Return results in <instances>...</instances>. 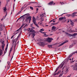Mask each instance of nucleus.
I'll return each mask as SVG.
<instances>
[{
    "instance_id": "1a4fd4ad",
    "label": "nucleus",
    "mask_w": 77,
    "mask_h": 77,
    "mask_svg": "<svg viewBox=\"0 0 77 77\" xmlns=\"http://www.w3.org/2000/svg\"><path fill=\"white\" fill-rule=\"evenodd\" d=\"M77 12H74L71 15L72 17H74L75 16H77V15H76V14H77Z\"/></svg>"
},
{
    "instance_id": "bb28decb",
    "label": "nucleus",
    "mask_w": 77,
    "mask_h": 77,
    "mask_svg": "<svg viewBox=\"0 0 77 77\" xmlns=\"http://www.w3.org/2000/svg\"><path fill=\"white\" fill-rule=\"evenodd\" d=\"M32 26H31V28H29L28 29H27V31H28V32H29V30H31V27Z\"/></svg>"
},
{
    "instance_id": "37998d69",
    "label": "nucleus",
    "mask_w": 77,
    "mask_h": 77,
    "mask_svg": "<svg viewBox=\"0 0 77 77\" xmlns=\"http://www.w3.org/2000/svg\"><path fill=\"white\" fill-rule=\"evenodd\" d=\"M69 59V60H72V59Z\"/></svg>"
},
{
    "instance_id": "0e129e2a",
    "label": "nucleus",
    "mask_w": 77,
    "mask_h": 77,
    "mask_svg": "<svg viewBox=\"0 0 77 77\" xmlns=\"http://www.w3.org/2000/svg\"><path fill=\"white\" fill-rule=\"evenodd\" d=\"M46 26H48V25H46Z\"/></svg>"
},
{
    "instance_id": "a878e982",
    "label": "nucleus",
    "mask_w": 77,
    "mask_h": 77,
    "mask_svg": "<svg viewBox=\"0 0 77 77\" xmlns=\"http://www.w3.org/2000/svg\"><path fill=\"white\" fill-rule=\"evenodd\" d=\"M66 35H68V36H71V35H70V34H69L68 33L66 32Z\"/></svg>"
},
{
    "instance_id": "f704fd0d",
    "label": "nucleus",
    "mask_w": 77,
    "mask_h": 77,
    "mask_svg": "<svg viewBox=\"0 0 77 77\" xmlns=\"http://www.w3.org/2000/svg\"><path fill=\"white\" fill-rule=\"evenodd\" d=\"M44 35L45 36H48V35H46L47 34H44Z\"/></svg>"
},
{
    "instance_id": "49530a36",
    "label": "nucleus",
    "mask_w": 77,
    "mask_h": 77,
    "mask_svg": "<svg viewBox=\"0 0 77 77\" xmlns=\"http://www.w3.org/2000/svg\"><path fill=\"white\" fill-rule=\"evenodd\" d=\"M53 5H55V3H54Z\"/></svg>"
},
{
    "instance_id": "ea45409f",
    "label": "nucleus",
    "mask_w": 77,
    "mask_h": 77,
    "mask_svg": "<svg viewBox=\"0 0 77 77\" xmlns=\"http://www.w3.org/2000/svg\"><path fill=\"white\" fill-rule=\"evenodd\" d=\"M19 37H20V35H18V36L17 38V39H18V38H19Z\"/></svg>"
},
{
    "instance_id": "79ce46f5",
    "label": "nucleus",
    "mask_w": 77,
    "mask_h": 77,
    "mask_svg": "<svg viewBox=\"0 0 77 77\" xmlns=\"http://www.w3.org/2000/svg\"><path fill=\"white\" fill-rule=\"evenodd\" d=\"M38 8H36V11H38Z\"/></svg>"
},
{
    "instance_id": "5fc2aeb1",
    "label": "nucleus",
    "mask_w": 77,
    "mask_h": 77,
    "mask_svg": "<svg viewBox=\"0 0 77 77\" xmlns=\"http://www.w3.org/2000/svg\"><path fill=\"white\" fill-rule=\"evenodd\" d=\"M6 17V15H5V17Z\"/></svg>"
},
{
    "instance_id": "dca6fc26",
    "label": "nucleus",
    "mask_w": 77,
    "mask_h": 77,
    "mask_svg": "<svg viewBox=\"0 0 77 77\" xmlns=\"http://www.w3.org/2000/svg\"><path fill=\"white\" fill-rule=\"evenodd\" d=\"M5 46V45L3 43V45L2 46V50H4V47Z\"/></svg>"
},
{
    "instance_id": "393cba45",
    "label": "nucleus",
    "mask_w": 77,
    "mask_h": 77,
    "mask_svg": "<svg viewBox=\"0 0 77 77\" xmlns=\"http://www.w3.org/2000/svg\"><path fill=\"white\" fill-rule=\"evenodd\" d=\"M48 47L49 48H52V45H48Z\"/></svg>"
},
{
    "instance_id": "052dcab7",
    "label": "nucleus",
    "mask_w": 77,
    "mask_h": 77,
    "mask_svg": "<svg viewBox=\"0 0 77 77\" xmlns=\"http://www.w3.org/2000/svg\"><path fill=\"white\" fill-rule=\"evenodd\" d=\"M74 62V61H72V62Z\"/></svg>"
},
{
    "instance_id": "a211bd4d",
    "label": "nucleus",
    "mask_w": 77,
    "mask_h": 77,
    "mask_svg": "<svg viewBox=\"0 0 77 77\" xmlns=\"http://www.w3.org/2000/svg\"><path fill=\"white\" fill-rule=\"evenodd\" d=\"M23 26H24V24H22V26H21V27L17 30V31H18L20 29H21V28H23Z\"/></svg>"
},
{
    "instance_id": "473e14b6",
    "label": "nucleus",
    "mask_w": 77,
    "mask_h": 77,
    "mask_svg": "<svg viewBox=\"0 0 77 77\" xmlns=\"http://www.w3.org/2000/svg\"><path fill=\"white\" fill-rule=\"evenodd\" d=\"M51 24H52V25H54L55 24H55V23H51Z\"/></svg>"
},
{
    "instance_id": "39448f33",
    "label": "nucleus",
    "mask_w": 77,
    "mask_h": 77,
    "mask_svg": "<svg viewBox=\"0 0 77 77\" xmlns=\"http://www.w3.org/2000/svg\"><path fill=\"white\" fill-rule=\"evenodd\" d=\"M3 27H5V25L4 24H3L2 25V24H0V31H2L3 30V29H2ZM1 33L0 32V35Z\"/></svg>"
},
{
    "instance_id": "bf43d9fd",
    "label": "nucleus",
    "mask_w": 77,
    "mask_h": 77,
    "mask_svg": "<svg viewBox=\"0 0 77 77\" xmlns=\"http://www.w3.org/2000/svg\"><path fill=\"white\" fill-rule=\"evenodd\" d=\"M60 3H61V4H62V2H60Z\"/></svg>"
},
{
    "instance_id": "cd10ccee",
    "label": "nucleus",
    "mask_w": 77,
    "mask_h": 77,
    "mask_svg": "<svg viewBox=\"0 0 77 77\" xmlns=\"http://www.w3.org/2000/svg\"><path fill=\"white\" fill-rule=\"evenodd\" d=\"M69 32H75V31H73V30H72L71 29H70V30L69 31Z\"/></svg>"
},
{
    "instance_id": "f3484780",
    "label": "nucleus",
    "mask_w": 77,
    "mask_h": 77,
    "mask_svg": "<svg viewBox=\"0 0 77 77\" xmlns=\"http://www.w3.org/2000/svg\"><path fill=\"white\" fill-rule=\"evenodd\" d=\"M2 49H0V56H1L2 55Z\"/></svg>"
},
{
    "instance_id": "2f4dec72",
    "label": "nucleus",
    "mask_w": 77,
    "mask_h": 77,
    "mask_svg": "<svg viewBox=\"0 0 77 77\" xmlns=\"http://www.w3.org/2000/svg\"><path fill=\"white\" fill-rule=\"evenodd\" d=\"M35 24V25H36V26H37V27H38V28H39V26H38V25L36 24H36Z\"/></svg>"
},
{
    "instance_id": "a19ab883",
    "label": "nucleus",
    "mask_w": 77,
    "mask_h": 77,
    "mask_svg": "<svg viewBox=\"0 0 77 77\" xmlns=\"http://www.w3.org/2000/svg\"><path fill=\"white\" fill-rule=\"evenodd\" d=\"M8 45H7V47H6V48H8Z\"/></svg>"
},
{
    "instance_id": "2eb2a0df",
    "label": "nucleus",
    "mask_w": 77,
    "mask_h": 77,
    "mask_svg": "<svg viewBox=\"0 0 77 77\" xmlns=\"http://www.w3.org/2000/svg\"><path fill=\"white\" fill-rule=\"evenodd\" d=\"M43 31H44V29L43 28H42L39 31V32L42 33Z\"/></svg>"
},
{
    "instance_id": "9d476101",
    "label": "nucleus",
    "mask_w": 77,
    "mask_h": 77,
    "mask_svg": "<svg viewBox=\"0 0 77 77\" xmlns=\"http://www.w3.org/2000/svg\"><path fill=\"white\" fill-rule=\"evenodd\" d=\"M53 40V39L52 38H48V39H47V41H48V42H51V41Z\"/></svg>"
},
{
    "instance_id": "680f3d73",
    "label": "nucleus",
    "mask_w": 77,
    "mask_h": 77,
    "mask_svg": "<svg viewBox=\"0 0 77 77\" xmlns=\"http://www.w3.org/2000/svg\"><path fill=\"white\" fill-rule=\"evenodd\" d=\"M64 67H65V66H64L63 68V69L64 68Z\"/></svg>"
},
{
    "instance_id": "c03bdc74",
    "label": "nucleus",
    "mask_w": 77,
    "mask_h": 77,
    "mask_svg": "<svg viewBox=\"0 0 77 77\" xmlns=\"http://www.w3.org/2000/svg\"><path fill=\"white\" fill-rule=\"evenodd\" d=\"M75 21H77V19L75 20Z\"/></svg>"
},
{
    "instance_id": "8fccbe9b",
    "label": "nucleus",
    "mask_w": 77,
    "mask_h": 77,
    "mask_svg": "<svg viewBox=\"0 0 77 77\" xmlns=\"http://www.w3.org/2000/svg\"><path fill=\"white\" fill-rule=\"evenodd\" d=\"M1 61H2V60H0V62H1Z\"/></svg>"
},
{
    "instance_id": "4be33fe9",
    "label": "nucleus",
    "mask_w": 77,
    "mask_h": 77,
    "mask_svg": "<svg viewBox=\"0 0 77 77\" xmlns=\"http://www.w3.org/2000/svg\"><path fill=\"white\" fill-rule=\"evenodd\" d=\"M54 20V19H53L52 20H51L49 22V23H51V22H56V21L55 20Z\"/></svg>"
},
{
    "instance_id": "c9c22d12",
    "label": "nucleus",
    "mask_w": 77,
    "mask_h": 77,
    "mask_svg": "<svg viewBox=\"0 0 77 77\" xmlns=\"http://www.w3.org/2000/svg\"><path fill=\"white\" fill-rule=\"evenodd\" d=\"M69 21H71V20H68V23H69Z\"/></svg>"
},
{
    "instance_id": "c756f323",
    "label": "nucleus",
    "mask_w": 77,
    "mask_h": 77,
    "mask_svg": "<svg viewBox=\"0 0 77 77\" xmlns=\"http://www.w3.org/2000/svg\"><path fill=\"white\" fill-rule=\"evenodd\" d=\"M41 20L42 21H44V18H42L41 19Z\"/></svg>"
},
{
    "instance_id": "e2e57ef3",
    "label": "nucleus",
    "mask_w": 77,
    "mask_h": 77,
    "mask_svg": "<svg viewBox=\"0 0 77 77\" xmlns=\"http://www.w3.org/2000/svg\"><path fill=\"white\" fill-rule=\"evenodd\" d=\"M24 15L22 16L21 17H23Z\"/></svg>"
},
{
    "instance_id": "3c124183",
    "label": "nucleus",
    "mask_w": 77,
    "mask_h": 77,
    "mask_svg": "<svg viewBox=\"0 0 77 77\" xmlns=\"http://www.w3.org/2000/svg\"><path fill=\"white\" fill-rule=\"evenodd\" d=\"M70 47H72V46H71V45H70Z\"/></svg>"
},
{
    "instance_id": "b1692460",
    "label": "nucleus",
    "mask_w": 77,
    "mask_h": 77,
    "mask_svg": "<svg viewBox=\"0 0 77 77\" xmlns=\"http://www.w3.org/2000/svg\"><path fill=\"white\" fill-rule=\"evenodd\" d=\"M24 15H26L27 16V17H29V15H30V14H29L27 13V14H25L24 15Z\"/></svg>"
},
{
    "instance_id": "72a5a7b5",
    "label": "nucleus",
    "mask_w": 77,
    "mask_h": 77,
    "mask_svg": "<svg viewBox=\"0 0 77 77\" xmlns=\"http://www.w3.org/2000/svg\"><path fill=\"white\" fill-rule=\"evenodd\" d=\"M63 74V73L62 74H60L59 75V77H60L61 76H62V75Z\"/></svg>"
},
{
    "instance_id": "09e8293b",
    "label": "nucleus",
    "mask_w": 77,
    "mask_h": 77,
    "mask_svg": "<svg viewBox=\"0 0 77 77\" xmlns=\"http://www.w3.org/2000/svg\"><path fill=\"white\" fill-rule=\"evenodd\" d=\"M30 36V34L29 35V36Z\"/></svg>"
},
{
    "instance_id": "20e7f679",
    "label": "nucleus",
    "mask_w": 77,
    "mask_h": 77,
    "mask_svg": "<svg viewBox=\"0 0 77 77\" xmlns=\"http://www.w3.org/2000/svg\"><path fill=\"white\" fill-rule=\"evenodd\" d=\"M31 18H32V17L31 16H29L28 17H27L26 18V21H28V20H29V23H30V21H31Z\"/></svg>"
},
{
    "instance_id": "f257e3e1",
    "label": "nucleus",
    "mask_w": 77,
    "mask_h": 77,
    "mask_svg": "<svg viewBox=\"0 0 77 77\" xmlns=\"http://www.w3.org/2000/svg\"><path fill=\"white\" fill-rule=\"evenodd\" d=\"M60 66H61V68H62V66H63V64H61L59 66V67L56 69L54 74V75L55 76L56 75H58V74H59L60 73V72H61V71L60 70H59L56 73L57 71H58L59 68V67H60Z\"/></svg>"
},
{
    "instance_id": "4c0bfd02",
    "label": "nucleus",
    "mask_w": 77,
    "mask_h": 77,
    "mask_svg": "<svg viewBox=\"0 0 77 77\" xmlns=\"http://www.w3.org/2000/svg\"><path fill=\"white\" fill-rule=\"evenodd\" d=\"M14 35H12L11 37V38L12 39V38H13L14 37Z\"/></svg>"
},
{
    "instance_id": "7c9ffc66",
    "label": "nucleus",
    "mask_w": 77,
    "mask_h": 77,
    "mask_svg": "<svg viewBox=\"0 0 77 77\" xmlns=\"http://www.w3.org/2000/svg\"><path fill=\"white\" fill-rule=\"evenodd\" d=\"M40 16L41 17H44V14H41L40 15Z\"/></svg>"
},
{
    "instance_id": "9b49d317",
    "label": "nucleus",
    "mask_w": 77,
    "mask_h": 77,
    "mask_svg": "<svg viewBox=\"0 0 77 77\" xmlns=\"http://www.w3.org/2000/svg\"><path fill=\"white\" fill-rule=\"evenodd\" d=\"M65 17H61L59 19V20L60 21H61V20H64V19H65Z\"/></svg>"
},
{
    "instance_id": "e433bc0d",
    "label": "nucleus",
    "mask_w": 77,
    "mask_h": 77,
    "mask_svg": "<svg viewBox=\"0 0 77 77\" xmlns=\"http://www.w3.org/2000/svg\"><path fill=\"white\" fill-rule=\"evenodd\" d=\"M27 26H28V25L26 24L25 25V26L24 27H27Z\"/></svg>"
},
{
    "instance_id": "5701e85b",
    "label": "nucleus",
    "mask_w": 77,
    "mask_h": 77,
    "mask_svg": "<svg viewBox=\"0 0 77 77\" xmlns=\"http://www.w3.org/2000/svg\"><path fill=\"white\" fill-rule=\"evenodd\" d=\"M65 71L66 72H68V69L66 68L65 70Z\"/></svg>"
},
{
    "instance_id": "423d86ee",
    "label": "nucleus",
    "mask_w": 77,
    "mask_h": 77,
    "mask_svg": "<svg viewBox=\"0 0 77 77\" xmlns=\"http://www.w3.org/2000/svg\"><path fill=\"white\" fill-rule=\"evenodd\" d=\"M37 44L39 45H40L41 46H44V45H45V44L42 42H39L38 43H37Z\"/></svg>"
},
{
    "instance_id": "864d4df0",
    "label": "nucleus",
    "mask_w": 77,
    "mask_h": 77,
    "mask_svg": "<svg viewBox=\"0 0 77 77\" xmlns=\"http://www.w3.org/2000/svg\"><path fill=\"white\" fill-rule=\"evenodd\" d=\"M3 20L2 19H1V20L2 21V20Z\"/></svg>"
},
{
    "instance_id": "ddd939ff",
    "label": "nucleus",
    "mask_w": 77,
    "mask_h": 77,
    "mask_svg": "<svg viewBox=\"0 0 77 77\" xmlns=\"http://www.w3.org/2000/svg\"><path fill=\"white\" fill-rule=\"evenodd\" d=\"M53 1L51 2L48 3V5H52L53 4Z\"/></svg>"
},
{
    "instance_id": "338daca9",
    "label": "nucleus",
    "mask_w": 77,
    "mask_h": 77,
    "mask_svg": "<svg viewBox=\"0 0 77 77\" xmlns=\"http://www.w3.org/2000/svg\"><path fill=\"white\" fill-rule=\"evenodd\" d=\"M51 35H53V34H51Z\"/></svg>"
},
{
    "instance_id": "0eeeda50",
    "label": "nucleus",
    "mask_w": 77,
    "mask_h": 77,
    "mask_svg": "<svg viewBox=\"0 0 77 77\" xmlns=\"http://www.w3.org/2000/svg\"><path fill=\"white\" fill-rule=\"evenodd\" d=\"M68 42V40H66L64 42H63V43H62L59 46H58V47H60V46L63 45V44H65V43H66V42Z\"/></svg>"
},
{
    "instance_id": "a18cd8bd",
    "label": "nucleus",
    "mask_w": 77,
    "mask_h": 77,
    "mask_svg": "<svg viewBox=\"0 0 77 77\" xmlns=\"http://www.w3.org/2000/svg\"><path fill=\"white\" fill-rule=\"evenodd\" d=\"M17 33H18V32H17V33H16L15 34V35L17 34Z\"/></svg>"
},
{
    "instance_id": "6e6552de",
    "label": "nucleus",
    "mask_w": 77,
    "mask_h": 77,
    "mask_svg": "<svg viewBox=\"0 0 77 77\" xmlns=\"http://www.w3.org/2000/svg\"><path fill=\"white\" fill-rule=\"evenodd\" d=\"M32 20H33V23H34V24H36V18H35V17H32Z\"/></svg>"
},
{
    "instance_id": "7ed1b4c3",
    "label": "nucleus",
    "mask_w": 77,
    "mask_h": 77,
    "mask_svg": "<svg viewBox=\"0 0 77 77\" xmlns=\"http://www.w3.org/2000/svg\"><path fill=\"white\" fill-rule=\"evenodd\" d=\"M72 68L73 70H77V63L75 65L72 66Z\"/></svg>"
},
{
    "instance_id": "412c9836",
    "label": "nucleus",
    "mask_w": 77,
    "mask_h": 77,
    "mask_svg": "<svg viewBox=\"0 0 77 77\" xmlns=\"http://www.w3.org/2000/svg\"><path fill=\"white\" fill-rule=\"evenodd\" d=\"M73 54L72 53L71 54H70L69 56V57H68V58H69L70 57H71V56H72V55H73Z\"/></svg>"
},
{
    "instance_id": "6ab92c4d",
    "label": "nucleus",
    "mask_w": 77,
    "mask_h": 77,
    "mask_svg": "<svg viewBox=\"0 0 77 77\" xmlns=\"http://www.w3.org/2000/svg\"><path fill=\"white\" fill-rule=\"evenodd\" d=\"M4 12H6L7 11V9L6 8V7H5L4 9Z\"/></svg>"
},
{
    "instance_id": "4468645a",
    "label": "nucleus",
    "mask_w": 77,
    "mask_h": 77,
    "mask_svg": "<svg viewBox=\"0 0 77 77\" xmlns=\"http://www.w3.org/2000/svg\"><path fill=\"white\" fill-rule=\"evenodd\" d=\"M77 33H74L73 34L71 35L69 34V35L70 36H75V35H76Z\"/></svg>"
},
{
    "instance_id": "c85d7f7f",
    "label": "nucleus",
    "mask_w": 77,
    "mask_h": 77,
    "mask_svg": "<svg viewBox=\"0 0 77 77\" xmlns=\"http://www.w3.org/2000/svg\"><path fill=\"white\" fill-rule=\"evenodd\" d=\"M29 8L30 9H31V10H33V7H32L30 6Z\"/></svg>"
},
{
    "instance_id": "603ef678",
    "label": "nucleus",
    "mask_w": 77,
    "mask_h": 77,
    "mask_svg": "<svg viewBox=\"0 0 77 77\" xmlns=\"http://www.w3.org/2000/svg\"><path fill=\"white\" fill-rule=\"evenodd\" d=\"M65 31H63V32H64Z\"/></svg>"
},
{
    "instance_id": "de8ad7c7",
    "label": "nucleus",
    "mask_w": 77,
    "mask_h": 77,
    "mask_svg": "<svg viewBox=\"0 0 77 77\" xmlns=\"http://www.w3.org/2000/svg\"><path fill=\"white\" fill-rule=\"evenodd\" d=\"M2 20H4V19H5V18H2Z\"/></svg>"
},
{
    "instance_id": "aec40b11",
    "label": "nucleus",
    "mask_w": 77,
    "mask_h": 77,
    "mask_svg": "<svg viewBox=\"0 0 77 77\" xmlns=\"http://www.w3.org/2000/svg\"><path fill=\"white\" fill-rule=\"evenodd\" d=\"M70 24H71V25H72V26H73L74 24V23L73 22H72V21H71Z\"/></svg>"
},
{
    "instance_id": "774afa93",
    "label": "nucleus",
    "mask_w": 77,
    "mask_h": 77,
    "mask_svg": "<svg viewBox=\"0 0 77 77\" xmlns=\"http://www.w3.org/2000/svg\"><path fill=\"white\" fill-rule=\"evenodd\" d=\"M54 77H56V76H54Z\"/></svg>"
},
{
    "instance_id": "13d9d810",
    "label": "nucleus",
    "mask_w": 77,
    "mask_h": 77,
    "mask_svg": "<svg viewBox=\"0 0 77 77\" xmlns=\"http://www.w3.org/2000/svg\"><path fill=\"white\" fill-rule=\"evenodd\" d=\"M6 15H7V13H6Z\"/></svg>"
},
{
    "instance_id": "58836bf2",
    "label": "nucleus",
    "mask_w": 77,
    "mask_h": 77,
    "mask_svg": "<svg viewBox=\"0 0 77 77\" xmlns=\"http://www.w3.org/2000/svg\"><path fill=\"white\" fill-rule=\"evenodd\" d=\"M43 15H44V16H45V13H43Z\"/></svg>"
},
{
    "instance_id": "69168bd1",
    "label": "nucleus",
    "mask_w": 77,
    "mask_h": 77,
    "mask_svg": "<svg viewBox=\"0 0 77 77\" xmlns=\"http://www.w3.org/2000/svg\"><path fill=\"white\" fill-rule=\"evenodd\" d=\"M16 0H14V2H15Z\"/></svg>"
},
{
    "instance_id": "f03ea898",
    "label": "nucleus",
    "mask_w": 77,
    "mask_h": 77,
    "mask_svg": "<svg viewBox=\"0 0 77 77\" xmlns=\"http://www.w3.org/2000/svg\"><path fill=\"white\" fill-rule=\"evenodd\" d=\"M33 29H35V28L31 26V30H30V32H32V36H33V38H34V36H35V31L34 30H33Z\"/></svg>"
},
{
    "instance_id": "6e6d98bb",
    "label": "nucleus",
    "mask_w": 77,
    "mask_h": 77,
    "mask_svg": "<svg viewBox=\"0 0 77 77\" xmlns=\"http://www.w3.org/2000/svg\"><path fill=\"white\" fill-rule=\"evenodd\" d=\"M73 59H74V58H72V60H73Z\"/></svg>"
},
{
    "instance_id": "f8f14e48",
    "label": "nucleus",
    "mask_w": 77,
    "mask_h": 77,
    "mask_svg": "<svg viewBox=\"0 0 77 77\" xmlns=\"http://www.w3.org/2000/svg\"><path fill=\"white\" fill-rule=\"evenodd\" d=\"M56 27H55V26H53L52 27V30L53 31H54L55 30H56Z\"/></svg>"
},
{
    "instance_id": "4d7b16f0",
    "label": "nucleus",
    "mask_w": 77,
    "mask_h": 77,
    "mask_svg": "<svg viewBox=\"0 0 77 77\" xmlns=\"http://www.w3.org/2000/svg\"><path fill=\"white\" fill-rule=\"evenodd\" d=\"M45 33V32H43V33Z\"/></svg>"
}]
</instances>
